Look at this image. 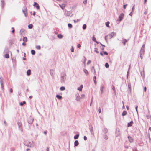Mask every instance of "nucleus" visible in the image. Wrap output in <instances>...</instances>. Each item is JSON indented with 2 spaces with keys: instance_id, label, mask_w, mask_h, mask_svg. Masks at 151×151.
Segmentation results:
<instances>
[{
  "instance_id": "nucleus-1",
  "label": "nucleus",
  "mask_w": 151,
  "mask_h": 151,
  "mask_svg": "<svg viewBox=\"0 0 151 151\" xmlns=\"http://www.w3.org/2000/svg\"><path fill=\"white\" fill-rule=\"evenodd\" d=\"M66 79V75L65 73H63L61 74L60 81L62 83H64Z\"/></svg>"
},
{
  "instance_id": "nucleus-2",
  "label": "nucleus",
  "mask_w": 151,
  "mask_h": 151,
  "mask_svg": "<svg viewBox=\"0 0 151 151\" xmlns=\"http://www.w3.org/2000/svg\"><path fill=\"white\" fill-rule=\"evenodd\" d=\"M24 143L25 145L29 147H33L34 145L32 141L29 140L24 141Z\"/></svg>"
},
{
  "instance_id": "nucleus-3",
  "label": "nucleus",
  "mask_w": 151,
  "mask_h": 151,
  "mask_svg": "<svg viewBox=\"0 0 151 151\" xmlns=\"http://www.w3.org/2000/svg\"><path fill=\"white\" fill-rule=\"evenodd\" d=\"M33 120L34 119L31 116H30L27 119V122L28 123L30 124H32Z\"/></svg>"
},
{
  "instance_id": "nucleus-4",
  "label": "nucleus",
  "mask_w": 151,
  "mask_h": 151,
  "mask_svg": "<svg viewBox=\"0 0 151 151\" xmlns=\"http://www.w3.org/2000/svg\"><path fill=\"white\" fill-rule=\"evenodd\" d=\"M22 12L24 14L25 16L26 17H27V10L26 6H24L23 7Z\"/></svg>"
},
{
  "instance_id": "nucleus-5",
  "label": "nucleus",
  "mask_w": 151,
  "mask_h": 151,
  "mask_svg": "<svg viewBox=\"0 0 151 151\" xmlns=\"http://www.w3.org/2000/svg\"><path fill=\"white\" fill-rule=\"evenodd\" d=\"M116 33L114 32H112L110 34H109L107 35L108 37H109L110 39L112 38L113 37L115 36L116 35Z\"/></svg>"
},
{
  "instance_id": "nucleus-6",
  "label": "nucleus",
  "mask_w": 151,
  "mask_h": 151,
  "mask_svg": "<svg viewBox=\"0 0 151 151\" xmlns=\"http://www.w3.org/2000/svg\"><path fill=\"white\" fill-rule=\"evenodd\" d=\"M50 75H51L52 77V78H54L55 76H54V73H55V70L53 69H51L50 70Z\"/></svg>"
},
{
  "instance_id": "nucleus-7",
  "label": "nucleus",
  "mask_w": 151,
  "mask_h": 151,
  "mask_svg": "<svg viewBox=\"0 0 151 151\" xmlns=\"http://www.w3.org/2000/svg\"><path fill=\"white\" fill-rule=\"evenodd\" d=\"M17 124L18 126L19 129L22 132L23 129L22 123L19 122H17Z\"/></svg>"
},
{
  "instance_id": "nucleus-8",
  "label": "nucleus",
  "mask_w": 151,
  "mask_h": 151,
  "mask_svg": "<svg viewBox=\"0 0 151 151\" xmlns=\"http://www.w3.org/2000/svg\"><path fill=\"white\" fill-rule=\"evenodd\" d=\"M124 14L123 13H121L119 16V19L117 20L118 21H122L124 17Z\"/></svg>"
},
{
  "instance_id": "nucleus-9",
  "label": "nucleus",
  "mask_w": 151,
  "mask_h": 151,
  "mask_svg": "<svg viewBox=\"0 0 151 151\" xmlns=\"http://www.w3.org/2000/svg\"><path fill=\"white\" fill-rule=\"evenodd\" d=\"M72 13L71 11H68L66 10H65V14L66 16H69L70 15V14Z\"/></svg>"
},
{
  "instance_id": "nucleus-10",
  "label": "nucleus",
  "mask_w": 151,
  "mask_h": 151,
  "mask_svg": "<svg viewBox=\"0 0 151 151\" xmlns=\"http://www.w3.org/2000/svg\"><path fill=\"white\" fill-rule=\"evenodd\" d=\"M115 134L116 137H118L119 136L120 133L119 129L118 128L116 129Z\"/></svg>"
},
{
  "instance_id": "nucleus-11",
  "label": "nucleus",
  "mask_w": 151,
  "mask_h": 151,
  "mask_svg": "<svg viewBox=\"0 0 151 151\" xmlns=\"http://www.w3.org/2000/svg\"><path fill=\"white\" fill-rule=\"evenodd\" d=\"M128 138L129 139V142L131 143L133 142V138L129 136H128Z\"/></svg>"
},
{
  "instance_id": "nucleus-12",
  "label": "nucleus",
  "mask_w": 151,
  "mask_h": 151,
  "mask_svg": "<svg viewBox=\"0 0 151 151\" xmlns=\"http://www.w3.org/2000/svg\"><path fill=\"white\" fill-rule=\"evenodd\" d=\"M144 53H145L144 52H142V51H140V58H141V59H142L143 58V56L144 55Z\"/></svg>"
},
{
  "instance_id": "nucleus-13",
  "label": "nucleus",
  "mask_w": 151,
  "mask_h": 151,
  "mask_svg": "<svg viewBox=\"0 0 151 151\" xmlns=\"http://www.w3.org/2000/svg\"><path fill=\"white\" fill-rule=\"evenodd\" d=\"M1 7L2 9L4 7V6L5 5V3L4 2V0H1Z\"/></svg>"
},
{
  "instance_id": "nucleus-14",
  "label": "nucleus",
  "mask_w": 151,
  "mask_h": 151,
  "mask_svg": "<svg viewBox=\"0 0 151 151\" xmlns=\"http://www.w3.org/2000/svg\"><path fill=\"white\" fill-rule=\"evenodd\" d=\"M76 99L77 101H79L80 100V96H79L78 93L76 95Z\"/></svg>"
},
{
  "instance_id": "nucleus-15",
  "label": "nucleus",
  "mask_w": 151,
  "mask_h": 151,
  "mask_svg": "<svg viewBox=\"0 0 151 151\" xmlns=\"http://www.w3.org/2000/svg\"><path fill=\"white\" fill-rule=\"evenodd\" d=\"M59 6L62 8L63 10L65 6V4H62V5L59 4Z\"/></svg>"
},
{
  "instance_id": "nucleus-16",
  "label": "nucleus",
  "mask_w": 151,
  "mask_h": 151,
  "mask_svg": "<svg viewBox=\"0 0 151 151\" xmlns=\"http://www.w3.org/2000/svg\"><path fill=\"white\" fill-rule=\"evenodd\" d=\"M145 45L143 44L140 50V51L145 52Z\"/></svg>"
},
{
  "instance_id": "nucleus-17",
  "label": "nucleus",
  "mask_w": 151,
  "mask_h": 151,
  "mask_svg": "<svg viewBox=\"0 0 151 151\" xmlns=\"http://www.w3.org/2000/svg\"><path fill=\"white\" fill-rule=\"evenodd\" d=\"M133 124V121H132L128 123V125H127L128 127H129L132 126Z\"/></svg>"
},
{
  "instance_id": "nucleus-18",
  "label": "nucleus",
  "mask_w": 151,
  "mask_h": 151,
  "mask_svg": "<svg viewBox=\"0 0 151 151\" xmlns=\"http://www.w3.org/2000/svg\"><path fill=\"white\" fill-rule=\"evenodd\" d=\"M83 88V86L82 85H80L79 87H78V90H79V91H82V89Z\"/></svg>"
},
{
  "instance_id": "nucleus-19",
  "label": "nucleus",
  "mask_w": 151,
  "mask_h": 151,
  "mask_svg": "<svg viewBox=\"0 0 151 151\" xmlns=\"http://www.w3.org/2000/svg\"><path fill=\"white\" fill-rule=\"evenodd\" d=\"M102 131L105 134L107 133L108 132L107 129L106 128H104Z\"/></svg>"
},
{
  "instance_id": "nucleus-20",
  "label": "nucleus",
  "mask_w": 151,
  "mask_h": 151,
  "mask_svg": "<svg viewBox=\"0 0 151 151\" xmlns=\"http://www.w3.org/2000/svg\"><path fill=\"white\" fill-rule=\"evenodd\" d=\"M31 70L30 69L28 70L27 72V74L29 76L31 75Z\"/></svg>"
},
{
  "instance_id": "nucleus-21",
  "label": "nucleus",
  "mask_w": 151,
  "mask_h": 151,
  "mask_svg": "<svg viewBox=\"0 0 151 151\" xmlns=\"http://www.w3.org/2000/svg\"><path fill=\"white\" fill-rule=\"evenodd\" d=\"M104 88V86L103 85H102L101 86V88L100 89L101 91V93H103V89Z\"/></svg>"
},
{
  "instance_id": "nucleus-22",
  "label": "nucleus",
  "mask_w": 151,
  "mask_h": 151,
  "mask_svg": "<svg viewBox=\"0 0 151 151\" xmlns=\"http://www.w3.org/2000/svg\"><path fill=\"white\" fill-rule=\"evenodd\" d=\"M83 70L84 72V73H85V74L86 75H88L89 73H88V70L86 69H84Z\"/></svg>"
},
{
  "instance_id": "nucleus-23",
  "label": "nucleus",
  "mask_w": 151,
  "mask_h": 151,
  "mask_svg": "<svg viewBox=\"0 0 151 151\" xmlns=\"http://www.w3.org/2000/svg\"><path fill=\"white\" fill-rule=\"evenodd\" d=\"M89 130H90V132L93 131V127L91 124H90L89 125Z\"/></svg>"
},
{
  "instance_id": "nucleus-24",
  "label": "nucleus",
  "mask_w": 151,
  "mask_h": 151,
  "mask_svg": "<svg viewBox=\"0 0 151 151\" xmlns=\"http://www.w3.org/2000/svg\"><path fill=\"white\" fill-rule=\"evenodd\" d=\"M56 97L59 100H60L62 98V96L60 95H56Z\"/></svg>"
},
{
  "instance_id": "nucleus-25",
  "label": "nucleus",
  "mask_w": 151,
  "mask_h": 151,
  "mask_svg": "<svg viewBox=\"0 0 151 151\" xmlns=\"http://www.w3.org/2000/svg\"><path fill=\"white\" fill-rule=\"evenodd\" d=\"M79 144V142L78 140H76L74 142V145L75 146H77Z\"/></svg>"
},
{
  "instance_id": "nucleus-26",
  "label": "nucleus",
  "mask_w": 151,
  "mask_h": 151,
  "mask_svg": "<svg viewBox=\"0 0 151 151\" xmlns=\"http://www.w3.org/2000/svg\"><path fill=\"white\" fill-rule=\"evenodd\" d=\"M91 70L92 72H94V73L95 74H96V71H95V69L94 68V66H93L92 67V69H91Z\"/></svg>"
},
{
  "instance_id": "nucleus-27",
  "label": "nucleus",
  "mask_w": 151,
  "mask_h": 151,
  "mask_svg": "<svg viewBox=\"0 0 151 151\" xmlns=\"http://www.w3.org/2000/svg\"><path fill=\"white\" fill-rule=\"evenodd\" d=\"M23 40L24 42H26L27 41V37H23Z\"/></svg>"
},
{
  "instance_id": "nucleus-28",
  "label": "nucleus",
  "mask_w": 151,
  "mask_h": 151,
  "mask_svg": "<svg viewBox=\"0 0 151 151\" xmlns=\"http://www.w3.org/2000/svg\"><path fill=\"white\" fill-rule=\"evenodd\" d=\"M79 137V134H77L75 135L74 137V138L75 139H77Z\"/></svg>"
},
{
  "instance_id": "nucleus-29",
  "label": "nucleus",
  "mask_w": 151,
  "mask_h": 151,
  "mask_svg": "<svg viewBox=\"0 0 151 151\" xmlns=\"http://www.w3.org/2000/svg\"><path fill=\"white\" fill-rule=\"evenodd\" d=\"M31 54L33 55H35V51L34 50H31Z\"/></svg>"
},
{
  "instance_id": "nucleus-30",
  "label": "nucleus",
  "mask_w": 151,
  "mask_h": 151,
  "mask_svg": "<svg viewBox=\"0 0 151 151\" xmlns=\"http://www.w3.org/2000/svg\"><path fill=\"white\" fill-rule=\"evenodd\" d=\"M57 37L58 38L61 39L63 37V35L61 34H59L58 35Z\"/></svg>"
},
{
  "instance_id": "nucleus-31",
  "label": "nucleus",
  "mask_w": 151,
  "mask_h": 151,
  "mask_svg": "<svg viewBox=\"0 0 151 151\" xmlns=\"http://www.w3.org/2000/svg\"><path fill=\"white\" fill-rule=\"evenodd\" d=\"M127 114V112L126 111H123L122 113V116H124L126 115Z\"/></svg>"
},
{
  "instance_id": "nucleus-32",
  "label": "nucleus",
  "mask_w": 151,
  "mask_h": 151,
  "mask_svg": "<svg viewBox=\"0 0 151 151\" xmlns=\"http://www.w3.org/2000/svg\"><path fill=\"white\" fill-rule=\"evenodd\" d=\"M4 57L6 58H9V55L8 53H6L5 55H4Z\"/></svg>"
},
{
  "instance_id": "nucleus-33",
  "label": "nucleus",
  "mask_w": 151,
  "mask_h": 151,
  "mask_svg": "<svg viewBox=\"0 0 151 151\" xmlns=\"http://www.w3.org/2000/svg\"><path fill=\"white\" fill-rule=\"evenodd\" d=\"M33 25L32 24H30L28 25V27L29 29H31L33 27Z\"/></svg>"
},
{
  "instance_id": "nucleus-34",
  "label": "nucleus",
  "mask_w": 151,
  "mask_h": 151,
  "mask_svg": "<svg viewBox=\"0 0 151 151\" xmlns=\"http://www.w3.org/2000/svg\"><path fill=\"white\" fill-rule=\"evenodd\" d=\"M26 104V102L25 101H23V102H21L20 103V105L21 106H23L24 104Z\"/></svg>"
},
{
  "instance_id": "nucleus-35",
  "label": "nucleus",
  "mask_w": 151,
  "mask_h": 151,
  "mask_svg": "<svg viewBox=\"0 0 151 151\" xmlns=\"http://www.w3.org/2000/svg\"><path fill=\"white\" fill-rule=\"evenodd\" d=\"M104 139L105 140H107L108 138V137L107 136V135H106L105 134L104 135Z\"/></svg>"
},
{
  "instance_id": "nucleus-36",
  "label": "nucleus",
  "mask_w": 151,
  "mask_h": 151,
  "mask_svg": "<svg viewBox=\"0 0 151 151\" xmlns=\"http://www.w3.org/2000/svg\"><path fill=\"white\" fill-rule=\"evenodd\" d=\"M124 42H123V45H125L126 43L128 40H127L126 39H124Z\"/></svg>"
},
{
  "instance_id": "nucleus-37",
  "label": "nucleus",
  "mask_w": 151,
  "mask_h": 151,
  "mask_svg": "<svg viewBox=\"0 0 151 151\" xmlns=\"http://www.w3.org/2000/svg\"><path fill=\"white\" fill-rule=\"evenodd\" d=\"M65 89V88L64 86H62L60 88V90L61 91H63Z\"/></svg>"
},
{
  "instance_id": "nucleus-38",
  "label": "nucleus",
  "mask_w": 151,
  "mask_h": 151,
  "mask_svg": "<svg viewBox=\"0 0 151 151\" xmlns=\"http://www.w3.org/2000/svg\"><path fill=\"white\" fill-rule=\"evenodd\" d=\"M82 27L83 29H85L86 28V24H84L83 26Z\"/></svg>"
},
{
  "instance_id": "nucleus-39",
  "label": "nucleus",
  "mask_w": 151,
  "mask_h": 151,
  "mask_svg": "<svg viewBox=\"0 0 151 151\" xmlns=\"http://www.w3.org/2000/svg\"><path fill=\"white\" fill-rule=\"evenodd\" d=\"M109 21H108L106 22L105 23L106 25L108 27H109Z\"/></svg>"
},
{
  "instance_id": "nucleus-40",
  "label": "nucleus",
  "mask_w": 151,
  "mask_h": 151,
  "mask_svg": "<svg viewBox=\"0 0 151 151\" xmlns=\"http://www.w3.org/2000/svg\"><path fill=\"white\" fill-rule=\"evenodd\" d=\"M68 26L70 28H71L72 27V24L70 23L68 24Z\"/></svg>"
},
{
  "instance_id": "nucleus-41",
  "label": "nucleus",
  "mask_w": 151,
  "mask_h": 151,
  "mask_svg": "<svg viewBox=\"0 0 151 151\" xmlns=\"http://www.w3.org/2000/svg\"><path fill=\"white\" fill-rule=\"evenodd\" d=\"M105 66L107 68H109V65L108 63H106L105 64Z\"/></svg>"
},
{
  "instance_id": "nucleus-42",
  "label": "nucleus",
  "mask_w": 151,
  "mask_h": 151,
  "mask_svg": "<svg viewBox=\"0 0 151 151\" xmlns=\"http://www.w3.org/2000/svg\"><path fill=\"white\" fill-rule=\"evenodd\" d=\"M1 77L0 78V83H1V86H3V83H2V80L1 79Z\"/></svg>"
},
{
  "instance_id": "nucleus-43",
  "label": "nucleus",
  "mask_w": 151,
  "mask_h": 151,
  "mask_svg": "<svg viewBox=\"0 0 151 151\" xmlns=\"http://www.w3.org/2000/svg\"><path fill=\"white\" fill-rule=\"evenodd\" d=\"M36 48L38 50H40L41 48V47L40 45H38L36 46Z\"/></svg>"
},
{
  "instance_id": "nucleus-44",
  "label": "nucleus",
  "mask_w": 151,
  "mask_h": 151,
  "mask_svg": "<svg viewBox=\"0 0 151 151\" xmlns=\"http://www.w3.org/2000/svg\"><path fill=\"white\" fill-rule=\"evenodd\" d=\"M134 6H135V5H134L132 8V12H133L134 11V9H135Z\"/></svg>"
},
{
  "instance_id": "nucleus-45",
  "label": "nucleus",
  "mask_w": 151,
  "mask_h": 151,
  "mask_svg": "<svg viewBox=\"0 0 151 151\" xmlns=\"http://www.w3.org/2000/svg\"><path fill=\"white\" fill-rule=\"evenodd\" d=\"M92 40L94 42L96 41V38L94 37V36H93L92 38Z\"/></svg>"
},
{
  "instance_id": "nucleus-46",
  "label": "nucleus",
  "mask_w": 151,
  "mask_h": 151,
  "mask_svg": "<svg viewBox=\"0 0 151 151\" xmlns=\"http://www.w3.org/2000/svg\"><path fill=\"white\" fill-rule=\"evenodd\" d=\"M9 51V49L8 48H6L4 50V51L6 52H7Z\"/></svg>"
},
{
  "instance_id": "nucleus-47",
  "label": "nucleus",
  "mask_w": 151,
  "mask_h": 151,
  "mask_svg": "<svg viewBox=\"0 0 151 151\" xmlns=\"http://www.w3.org/2000/svg\"><path fill=\"white\" fill-rule=\"evenodd\" d=\"M97 50V48H95L94 51L95 52H96L97 53H99V51H98Z\"/></svg>"
},
{
  "instance_id": "nucleus-48",
  "label": "nucleus",
  "mask_w": 151,
  "mask_h": 151,
  "mask_svg": "<svg viewBox=\"0 0 151 151\" xmlns=\"http://www.w3.org/2000/svg\"><path fill=\"white\" fill-rule=\"evenodd\" d=\"M36 7L38 9H40V6L38 4L36 5Z\"/></svg>"
},
{
  "instance_id": "nucleus-49",
  "label": "nucleus",
  "mask_w": 151,
  "mask_h": 151,
  "mask_svg": "<svg viewBox=\"0 0 151 151\" xmlns=\"http://www.w3.org/2000/svg\"><path fill=\"white\" fill-rule=\"evenodd\" d=\"M98 112L99 113H100L101 112V109L100 107H99L98 109Z\"/></svg>"
},
{
  "instance_id": "nucleus-50",
  "label": "nucleus",
  "mask_w": 151,
  "mask_h": 151,
  "mask_svg": "<svg viewBox=\"0 0 151 151\" xmlns=\"http://www.w3.org/2000/svg\"><path fill=\"white\" fill-rule=\"evenodd\" d=\"M112 88L114 90V92L115 91V87L114 85H112Z\"/></svg>"
},
{
  "instance_id": "nucleus-51",
  "label": "nucleus",
  "mask_w": 151,
  "mask_h": 151,
  "mask_svg": "<svg viewBox=\"0 0 151 151\" xmlns=\"http://www.w3.org/2000/svg\"><path fill=\"white\" fill-rule=\"evenodd\" d=\"M104 53L106 55H108V53L106 51H103Z\"/></svg>"
},
{
  "instance_id": "nucleus-52",
  "label": "nucleus",
  "mask_w": 151,
  "mask_h": 151,
  "mask_svg": "<svg viewBox=\"0 0 151 151\" xmlns=\"http://www.w3.org/2000/svg\"><path fill=\"white\" fill-rule=\"evenodd\" d=\"M137 108H138V106H137L135 107V109H136V111L137 114H138V112L137 109Z\"/></svg>"
},
{
  "instance_id": "nucleus-53",
  "label": "nucleus",
  "mask_w": 151,
  "mask_h": 151,
  "mask_svg": "<svg viewBox=\"0 0 151 151\" xmlns=\"http://www.w3.org/2000/svg\"><path fill=\"white\" fill-rule=\"evenodd\" d=\"M71 52H74V48L73 47H72V48H71Z\"/></svg>"
},
{
  "instance_id": "nucleus-54",
  "label": "nucleus",
  "mask_w": 151,
  "mask_h": 151,
  "mask_svg": "<svg viewBox=\"0 0 151 151\" xmlns=\"http://www.w3.org/2000/svg\"><path fill=\"white\" fill-rule=\"evenodd\" d=\"M87 0H84L83 2L84 4H87Z\"/></svg>"
},
{
  "instance_id": "nucleus-55",
  "label": "nucleus",
  "mask_w": 151,
  "mask_h": 151,
  "mask_svg": "<svg viewBox=\"0 0 151 151\" xmlns=\"http://www.w3.org/2000/svg\"><path fill=\"white\" fill-rule=\"evenodd\" d=\"M85 97L84 94H83L81 95V98H84Z\"/></svg>"
},
{
  "instance_id": "nucleus-56",
  "label": "nucleus",
  "mask_w": 151,
  "mask_h": 151,
  "mask_svg": "<svg viewBox=\"0 0 151 151\" xmlns=\"http://www.w3.org/2000/svg\"><path fill=\"white\" fill-rule=\"evenodd\" d=\"M83 138H84V139L85 140H86L87 139V137L86 136H84V137Z\"/></svg>"
},
{
  "instance_id": "nucleus-57",
  "label": "nucleus",
  "mask_w": 151,
  "mask_h": 151,
  "mask_svg": "<svg viewBox=\"0 0 151 151\" xmlns=\"http://www.w3.org/2000/svg\"><path fill=\"white\" fill-rule=\"evenodd\" d=\"M24 31V29H21L20 31V32L22 34V32H23Z\"/></svg>"
},
{
  "instance_id": "nucleus-58",
  "label": "nucleus",
  "mask_w": 151,
  "mask_h": 151,
  "mask_svg": "<svg viewBox=\"0 0 151 151\" xmlns=\"http://www.w3.org/2000/svg\"><path fill=\"white\" fill-rule=\"evenodd\" d=\"M127 4H125V5H123V6L124 8V9H126V6H127Z\"/></svg>"
},
{
  "instance_id": "nucleus-59",
  "label": "nucleus",
  "mask_w": 151,
  "mask_h": 151,
  "mask_svg": "<svg viewBox=\"0 0 151 151\" xmlns=\"http://www.w3.org/2000/svg\"><path fill=\"white\" fill-rule=\"evenodd\" d=\"M38 4L37 3H36V2H34V3L33 6H35V5H37Z\"/></svg>"
},
{
  "instance_id": "nucleus-60",
  "label": "nucleus",
  "mask_w": 151,
  "mask_h": 151,
  "mask_svg": "<svg viewBox=\"0 0 151 151\" xmlns=\"http://www.w3.org/2000/svg\"><path fill=\"white\" fill-rule=\"evenodd\" d=\"M96 77L95 76H94L93 78V81H95V80H96Z\"/></svg>"
},
{
  "instance_id": "nucleus-61",
  "label": "nucleus",
  "mask_w": 151,
  "mask_h": 151,
  "mask_svg": "<svg viewBox=\"0 0 151 151\" xmlns=\"http://www.w3.org/2000/svg\"><path fill=\"white\" fill-rule=\"evenodd\" d=\"M22 45L24 46H25L26 45V44L25 43V42H24L22 43Z\"/></svg>"
},
{
  "instance_id": "nucleus-62",
  "label": "nucleus",
  "mask_w": 151,
  "mask_h": 151,
  "mask_svg": "<svg viewBox=\"0 0 151 151\" xmlns=\"http://www.w3.org/2000/svg\"><path fill=\"white\" fill-rule=\"evenodd\" d=\"M146 90H147V88L146 87H144V91L145 92H146Z\"/></svg>"
},
{
  "instance_id": "nucleus-63",
  "label": "nucleus",
  "mask_w": 151,
  "mask_h": 151,
  "mask_svg": "<svg viewBox=\"0 0 151 151\" xmlns=\"http://www.w3.org/2000/svg\"><path fill=\"white\" fill-rule=\"evenodd\" d=\"M81 47V45L80 44H78L77 45V47L78 48H80Z\"/></svg>"
},
{
  "instance_id": "nucleus-64",
  "label": "nucleus",
  "mask_w": 151,
  "mask_h": 151,
  "mask_svg": "<svg viewBox=\"0 0 151 151\" xmlns=\"http://www.w3.org/2000/svg\"><path fill=\"white\" fill-rule=\"evenodd\" d=\"M91 62V61L90 60H88V62L87 63V64L88 65Z\"/></svg>"
}]
</instances>
